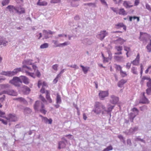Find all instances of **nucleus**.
<instances>
[{
  "label": "nucleus",
  "mask_w": 151,
  "mask_h": 151,
  "mask_svg": "<svg viewBox=\"0 0 151 151\" xmlns=\"http://www.w3.org/2000/svg\"><path fill=\"white\" fill-rule=\"evenodd\" d=\"M49 45L47 43H45L42 44L40 46V48L41 49H44L47 48L48 47Z\"/></svg>",
  "instance_id": "f704fd0d"
},
{
  "label": "nucleus",
  "mask_w": 151,
  "mask_h": 151,
  "mask_svg": "<svg viewBox=\"0 0 151 151\" xmlns=\"http://www.w3.org/2000/svg\"><path fill=\"white\" fill-rule=\"evenodd\" d=\"M110 102L113 104H116L117 103L119 100V98L114 95H112L110 96Z\"/></svg>",
  "instance_id": "0eeeda50"
},
{
  "label": "nucleus",
  "mask_w": 151,
  "mask_h": 151,
  "mask_svg": "<svg viewBox=\"0 0 151 151\" xmlns=\"http://www.w3.org/2000/svg\"><path fill=\"white\" fill-rule=\"evenodd\" d=\"M108 53L109 55L108 58L110 59H111L112 58V54L110 51H108Z\"/></svg>",
  "instance_id": "774afa93"
},
{
  "label": "nucleus",
  "mask_w": 151,
  "mask_h": 151,
  "mask_svg": "<svg viewBox=\"0 0 151 151\" xmlns=\"http://www.w3.org/2000/svg\"><path fill=\"white\" fill-rule=\"evenodd\" d=\"M52 119H48L46 117L43 118V119L42 120V122L46 124L48 123L49 124H51L52 122Z\"/></svg>",
  "instance_id": "dca6fc26"
},
{
  "label": "nucleus",
  "mask_w": 151,
  "mask_h": 151,
  "mask_svg": "<svg viewBox=\"0 0 151 151\" xmlns=\"http://www.w3.org/2000/svg\"><path fill=\"white\" fill-rule=\"evenodd\" d=\"M113 147L111 145H110L107 147L106 148L104 149L102 151H109L112 150Z\"/></svg>",
  "instance_id": "4c0bfd02"
},
{
  "label": "nucleus",
  "mask_w": 151,
  "mask_h": 151,
  "mask_svg": "<svg viewBox=\"0 0 151 151\" xmlns=\"http://www.w3.org/2000/svg\"><path fill=\"white\" fill-rule=\"evenodd\" d=\"M6 94L9 95L15 96L17 95V92L15 91L12 89H9L7 90L4 91L0 93V95L3 94Z\"/></svg>",
  "instance_id": "20e7f679"
},
{
  "label": "nucleus",
  "mask_w": 151,
  "mask_h": 151,
  "mask_svg": "<svg viewBox=\"0 0 151 151\" xmlns=\"http://www.w3.org/2000/svg\"><path fill=\"white\" fill-rule=\"evenodd\" d=\"M137 68L135 67H133L132 68V72L134 74H137Z\"/></svg>",
  "instance_id": "49530a36"
},
{
  "label": "nucleus",
  "mask_w": 151,
  "mask_h": 151,
  "mask_svg": "<svg viewBox=\"0 0 151 151\" xmlns=\"http://www.w3.org/2000/svg\"><path fill=\"white\" fill-rule=\"evenodd\" d=\"M43 34L44 36V38L47 39L51 37L52 36H50V35H52L55 33V32H52L50 30H43Z\"/></svg>",
  "instance_id": "39448f33"
},
{
  "label": "nucleus",
  "mask_w": 151,
  "mask_h": 151,
  "mask_svg": "<svg viewBox=\"0 0 151 151\" xmlns=\"http://www.w3.org/2000/svg\"><path fill=\"white\" fill-rule=\"evenodd\" d=\"M143 97L141 101H140V102L142 104H145L147 103L148 101L147 99L145 96V93H143Z\"/></svg>",
  "instance_id": "bb28decb"
},
{
  "label": "nucleus",
  "mask_w": 151,
  "mask_h": 151,
  "mask_svg": "<svg viewBox=\"0 0 151 151\" xmlns=\"http://www.w3.org/2000/svg\"><path fill=\"white\" fill-rule=\"evenodd\" d=\"M116 68L117 70H120V71L122 70V68L121 67V66L120 65H116Z\"/></svg>",
  "instance_id": "69168bd1"
},
{
  "label": "nucleus",
  "mask_w": 151,
  "mask_h": 151,
  "mask_svg": "<svg viewBox=\"0 0 151 151\" xmlns=\"http://www.w3.org/2000/svg\"><path fill=\"white\" fill-rule=\"evenodd\" d=\"M120 74L123 77L126 76L127 74L125 72L123 71L122 70L120 71Z\"/></svg>",
  "instance_id": "603ef678"
},
{
  "label": "nucleus",
  "mask_w": 151,
  "mask_h": 151,
  "mask_svg": "<svg viewBox=\"0 0 151 151\" xmlns=\"http://www.w3.org/2000/svg\"><path fill=\"white\" fill-rule=\"evenodd\" d=\"M137 116L133 113L131 112L129 114V121L132 122H133V120L134 118Z\"/></svg>",
  "instance_id": "4468645a"
},
{
  "label": "nucleus",
  "mask_w": 151,
  "mask_h": 151,
  "mask_svg": "<svg viewBox=\"0 0 151 151\" xmlns=\"http://www.w3.org/2000/svg\"><path fill=\"white\" fill-rule=\"evenodd\" d=\"M47 4V2L45 1H43L41 2L38 1L37 3V4L39 6H46Z\"/></svg>",
  "instance_id": "473e14b6"
},
{
  "label": "nucleus",
  "mask_w": 151,
  "mask_h": 151,
  "mask_svg": "<svg viewBox=\"0 0 151 151\" xmlns=\"http://www.w3.org/2000/svg\"><path fill=\"white\" fill-rule=\"evenodd\" d=\"M21 11H19V9H17V8L12 5H9L6 7V10H8L10 13H14V10L17 13L21 14L25 13L24 9H21Z\"/></svg>",
  "instance_id": "7ed1b4c3"
},
{
  "label": "nucleus",
  "mask_w": 151,
  "mask_h": 151,
  "mask_svg": "<svg viewBox=\"0 0 151 151\" xmlns=\"http://www.w3.org/2000/svg\"><path fill=\"white\" fill-rule=\"evenodd\" d=\"M126 81L122 79L119 81L118 83V86L120 88L122 87L123 85L126 82Z\"/></svg>",
  "instance_id": "5701e85b"
},
{
  "label": "nucleus",
  "mask_w": 151,
  "mask_h": 151,
  "mask_svg": "<svg viewBox=\"0 0 151 151\" xmlns=\"http://www.w3.org/2000/svg\"><path fill=\"white\" fill-rule=\"evenodd\" d=\"M115 49L119 52L121 51L122 50V47L121 46H116L115 47Z\"/></svg>",
  "instance_id": "a18cd8bd"
},
{
  "label": "nucleus",
  "mask_w": 151,
  "mask_h": 151,
  "mask_svg": "<svg viewBox=\"0 0 151 151\" xmlns=\"http://www.w3.org/2000/svg\"><path fill=\"white\" fill-rule=\"evenodd\" d=\"M151 92V86L149 88H148L146 90V93L148 95L150 94V93Z\"/></svg>",
  "instance_id": "680f3d73"
},
{
  "label": "nucleus",
  "mask_w": 151,
  "mask_h": 151,
  "mask_svg": "<svg viewBox=\"0 0 151 151\" xmlns=\"http://www.w3.org/2000/svg\"><path fill=\"white\" fill-rule=\"evenodd\" d=\"M125 40L121 38H119L116 40L115 41V43L116 44H122L124 42H125Z\"/></svg>",
  "instance_id": "a211bd4d"
},
{
  "label": "nucleus",
  "mask_w": 151,
  "mask_h": 151,
  "mask_svg": "<svg viewBox=\"0 0 151 151\" xmlns=\"http://www.w3.org/2000/svg\"><path fill=\"white\" fill-rule=\"evenodd\" d=\"M114 107V106H112L110 105H109L108 106L107 110H106V108L105 109H104V112H106L111 117V112Z\"/></svg>",
  "instance_id": "9b49d317"
},
{
  "label": "nucleus",
  "mask_w": 151,
  "mask_h": 151,
  "mask_svg": "<svg viewBox=\"0 0 151 151\" xmlns=\"http://www.w3.org/2000/svg\"><path fill=\"white\" fill-rule=\"evenodd\" d=\"M8 42L6 41L5 39L3 38L2 37L0 36V45H3L4 46L6 45Z\"/></svg>",
  "instance_id": "f3484780"
},
{
  "label": "nucleus",
  "mask_w": 151,
  "mask_h": 151,
  "mask_svg": "<svg viewBox=\"0 0 151 151\" xmlns=\"http://www.w3.org/2000/svg\"><path fill=\"white\" fill-rule=\"evenodd\" d=\"M70 43L69 41H67L64 42V43H60L59 44H58L56 46H55V47H63L65 46H67L68 45H70Z\"/></svg>",
  "instance_id": "6ab92c4d"
},
{
  "label": "nucleus",
  "mask_w": 151,
  "mask_h": 151,
  "mask_svg": "<svg viewBox=\"0 0 151 151\" xmlns=\"http://www.w3.org/2000/svg\"><path fill=\"white\" fill-rule=\"evenodd\" d=\"M140 109L141 111H144L147 109V106L146 105H144L140 107Z\"/></svg>",
  "instance_id": "de8ad7c7"
},
{
  "label": "nucleus",
  "mask_w": 151,
  "mask_h": 151,
  "mask_svg": "<svg viewBox=\"0 0 151 151\" xmlns=\"http://www.w3.org/2000/svg\"><path fill=\"white\" fill-rule=\"evenodd\" d=\"M145 6L146 8L147 9L151 12V8L150 5H149L148 4L146 3L145 4Z\"/></svg>",
  "instance_id": "6e6d98bb"
},
{
  "label": "nucleus",
  "mask_w": 151,
  "mask_h": 151,
  "mask_svg": "<svg viewBox=\"0 0 151 151\" xmlns=\"http://www.w3.org/2000/svg\"><path fill=\"white\" fill-rule=\"evenodd\" d=\"M42 104V102L39 101H37L34 105V108L35 110H38L40 109L41 104Z\"/></svg>",
  "instance_id": "f8f14e48"
},
{
  "label": "nucleus",
  "mask_w": 151,
  "mask_h": 151,
  "mask_svg": "<svg viewBox=\"0 0 151 151\" xmlns=\"http://www.w3.org/2000/svg\"><path fill=\"white\" fill-rule=\"evenodd\" d=\"M130 130L132 132V134H133L136 131H137L138 129V127L135 126L134 128H131Z\"/></svg>",
  "instance_id": "c9c22d12"
},
{
  "label": "nucleus",
  "mask_w": 151,
  "mask_h": 151,
  "mask_svg": "<svg viewBox=\"0 0 151 151\" xmlns=\"http://www.w3.org/2000/svg\"><path fill=\"white\" fill-rule=\"evenodd\" d=\"M14 99L15 100L18 101L20 102H23L24 103H25L27 102L25 99L22 97H19L18 98Z\"/></svg>",
  "instance_id": "cd10ccee"
},
{
  "label": "nucleus",
  "mask_w": 151,
  "mask_h": 151,
  "mask_svg": "<svg viewBox=\"0 0 151 151\" xmlns=\"http://www.w3.org/2000/svg\"><path fill=\"white\" fill-rule=\"evenodd\" d=\"M132 111L134 112L133 113L134 114H135L136 115H137L138 114L139 112V110L136 108H135V107L133 108L132 109Z\"/></svg>",
  "instance_id": "a19ab883"
},
{
  "label": "nucleus",
  "mask_w": 151,
  "mask_h": 151,
  "mask_svg": "<svg viewBox=\"0 0 151 151\" xmlns=\"http://www.w3.org/2000/svg\"><path fill=\"white\" fill-rule=\"evenodd\" d=\"M146 48L148 50V51L149 52H150L151 51V45H148L146 46Z\"/></svg>",
  "instance_id": "e2e57ef3"
},
{
  "label": "nucleus",
  "mask_w": 151,
  "mask_h": 151,
  "mask_svg": "<svg viewBox=\"0 0 151 151\" xmlns=\"http://www.w3.org/2000/svg\"><path fill=\"white\" fill-rule=\"evenodd\" d=\"M32 112V110L29 108L25 107L24 109V114L25 115H27L30 114Z\"/></svg>",
  "instance_id": "aec40b11"
},
{
  "label": "nucleus",
  "mask_w": 151,
  "mask_h": 151,
  "mask_svg": "<svg viewBox=\"0 0 151 151\" xmlns=\"http://www.w3.org/2000/svg\"><path fill=\"white\" fill-rule=\"evenodd\" d=\"M105 107L101 103L96 102L95 105V109L93 110L97 114H99L102 112V114L104 113V109Z\"/></svg>",
  "instance_id": "f03ea898"
},
{
  "label": "nucleus",
  "mask_w": 151,
  "mask_h": 151,
  "mask_svg": "<svg viewBox=\"0 0 151 151\" xmlns=\"http://www.w3.org/2000/svg\"><path fill=\"white\" fill-rule=\"evenodd\" d=\"M118 137L120 139L121 142H122L124 144H125V139L122 135H118Z\"/></svg>",
  "instance_id": "2f4dec72"
},
{
  "label": "nucleus",
  "mask_w": 151,
  "mask_h": 151,
  "mask_svg": "<svg viewBox=\"0 0 151 151\" xmlns=\"http://www.w3.org/2000/svg\"><path fill=\"white\" fill-rule=\"evenodd\" d=\"M124 26V24L122 23H119L116 25V27H117V28H119L120 27H122Z\"/></svg>",
  "instance_id": "864d4df0"
},
{
  "label": "nucleus",
  "mask_w": 151,
  "mask_h": 151,
  "mask_svg": "<svg viewBox=\"0 0 151 151\" xmlns=\"http://www.w3.org/2000/svg\"><path fill=\"white\" fill-rule=\"evenodd\" d=\"M127 145H129V146H131L132 145V143L130 139H127Z\"/></svg>",
  "instance_id": "bf43d9fd"
},
{
  "label": "nucleus",
  "mask_w": 151,
  "mask_h": 151,
  "mask_svg": "<svg viewBox=\"0 0 151 151\" xmlns=\"http://www.w3.org/2000/svg\"><path fill=\"white\" fill-rule=\"evenodd\" d=\"M10 0H4L1 3L3 6H5L8 4Z\"/></svg>",
  "instance_id": "72a5a7b5"
},
{
  "label": "nucleus",
  "mask_w": 151,
  "mask_h": 151,
  "mask_svg": "<svg viewBox=\"0 0 151 151\" xmlns=\"http://www.w3.org/2000/svg\"><path fill=\"white\" fill-rule=\"evenodd\" d=\"M40 111L41 113L44 114H45L47 112V111L45 109H40Z\"/></svg>",
  "instance_id": "0e129e2a"
},
{
  "label": "nucleus",
  "mask_w": 151,
  "mask_h": 151,
  "mask_svg": "<svg viewBox=\"0 0 151 151\" xmlns=\"http://www.w3.org/2000/svg\"><path fill=\"white\" fill-rule=\"evenodd\" d=\"M58 65L57 64H56L52 66V68L54 70L56 71L58 70Z\"/></svg>",
  "instance_id": "5fc2aeb1"
},
{
  "label": "nucleus",
  "mask_w": 151,
  "mask_h": 151,
  "mask_svg": "<svg viewBox=\"0 0 151 151\" xmlns=\"http://www.w3.org/2000/svg\"><path fill=\"white\" fill-rule=\"evenodd\" d=\"M148 79L149 81L147 83V86L149 88L151 86V79L149 78Z\"/></svg>",
  "instance_id": "3c124183"
},
{
  "label": "nucleus",
  "mask_w": 151,
  "mask_h": 151,
  "mask_svg": "<svg viewBox=\"0 0 151 151\" xmlns=\"http://www.w3.org/2000/svg\"><path fill=\"white\" fill-rule=\"evenodd\" d=\"M46 98L50 103L52 102V100L50 97V93L48 91H46Z\"/></svg>",
  "instance_id": "c85d7f7f"
},
{
  "label": "nucleus",
  "mask_w": 151,
  "mask_h": 151,
  "mask_svg": "<svg viewBox=\"0 0 151 151\" xmlns=\"http://www.w3.org/2000/svg\"><path fill=\"white\" fill-rule=\"evenodd\" d=\"M108 35V33L106 30L101 31L99 34L96 35V37L100 40H102Z\"/></svg>",
  "instance_id": "423d86ee"
},
{
  "label": "nucleus",
  "mask_w": 151,
  "mask_h": 151,
  "mask_svg": "<svg viewBox=\"0 0 151 151\" xmlns=\"http://www.w3.org/2000/svg\"><path fill=\"white\" fill-rule=\"evenodd\" d=\"M68 66L73 68H75L76 69H78L79 68V67L77 66L76 65H68Z\"/></svg>",
  "instance_id": "4d7b16f0"
},
{
  "label": "nucleus",
  "mask_w": 151,
  "mask_h": 151,
  "mask_svg": "<svg viewBox=\"0 0 151 151\" xmlns=\"http://www.w3.org/2000/svg\"><path fill=\"white\" fill-rule=\"evenodd\" d=\"M9 83L14 85L16 87H19L20 86V83L16 82L15 81H13L10 80L9 81Z\"/></svg>",
  "instance_id": "393cba45"
},
{
  "label": "nucleus",
  "mask_w": 151,
  "mask_h": 151,
  "mask_svg": "<svg viewBox=\"0 0 151 151\" xmlns=\"http://www.w3.org/2000/svg\"><path fill=\"white\" fill-rule=\"evenodd\" d=\"M11 80L13 81H15L16 82H19L21 83H22V81H21V79L18 77H14Z\"/></svg>",
  "instance_id": "7c9ffc66"
},
{
  "label": "nucleus",
  "mask_w": 151,
  "mask_h": 151,
  "mask_svg": "<svg viewBox=\"0 0 151 151\" xmlns=\"http://www.w3.org/2000/svg\"><path fill=\"white\" fill-rule=\"evenodd\" d=\"M22 79L24 83L26 85L29 84V79L25 76H21Z\"/></svg>",
  "instance_id": "2eb2a0df"
},
{
  "label": "nucleus",
  "mask_w": 151,
  "mask_h": 151,
  "mask_svg": "<svg viewBox=\"0 0 151 151\" xmlns=\"http://www.w3.org/2000/svg\"><path fill=\"white\" fill-rule=\"evenodd\" d=\"M124 50L127 52H128L130 51V49L129 47H127L126 46H124Z\"/></svg>",
  "instance_id": "13d9d810"
},
{
  "label": "nucleus",
  "mask_w": 151,
  "mask_h": 151,
  "mask_svg": "<svg viewBox=\"0 0 151 151\" xmlns=\"http://www.w3.org/2000/svg\"><path fill=\"white\" fill-rule=\"evenodd\" d=\"M6 119L7 120L11 122H15L17 120V117L15 115L12 114H9L8 116L6 117Z\"/></svg>",
  "instance_id": "1a4fd4ad"
},
{
  "label": "nucleus",
  "mask_w": 151,
  "mask_h": 151,
  "mask_svg": "<svg viewBox=\"0 0 151 151\" xmlns=\"http://www.w3.org/2000/svg\"><path fill=\"white\" fill-rule=\"evenodd\" d=\"M139 54L138 53L137 55L136 59L132 62V63L134 65H138L139 63Z\"/></svg>",
  "instance_id": "ddd939ff"
},
{
  "label": "nucleus",
  "mask_w": 151,
  "mask_h": 151,
  "mask_svg": "<svg viewBox=\"0 0 151 151\" xmlns=\"http://www.w3.org/2000/svg\"><path fill=\"white\" fill-rule=\"evenodd\" d=\"M119 13L120 14H122L123 15H126V12L124 9H121L119 11Z\"/></svg>",
  "instance_id": "37998d69"
},
{
  "label": "nucleus",
  "mask_w": 151,
  "mask_h": 151,
  "mask_svg": "<svg viewBox=\"0 0 151 151\" xmlns=\"http://www.w3.org/2000/svg\"><path fill=\"white\" fill-rule=\"evenodd\" d=\"M23 71V69L22 67V68H19L14 69L12 71H2L0 73V74L9 77H11L16 75L18 72Z\"/></svg>",
  "instance_id": "f257e3e1"
},
{
  "label": "nucleus",
  "mask_w": 151,
  "mask_h": 151,
  "mask_svg": "<svg viewBox=\"0 0 151 151\" xmlns=\"http://www.w3.org/2000/svg\"><path fill=\"white\" fill-rule=\"evenodd\" d=\"M135 141H140L144 143H145V141L143 139H141L140 138L139 136L137 137L135 139Z\"/></svg>",
  "instance_id": "e433bc0d"
},
{
  "label": "nucleus",
  "mask_w": 151,
  "mask_h": 151,
  "mask_svg": "<svg viewBox=\"0 0 151 151\" xmlns=\"http://www.w3.org/2000/svg\"><path fill=\"white\" fill-rule=\"evenodd\" d=\"M80 66L82 68L83 71L84 73L85 74L87 73L89 68V67H85L81 65H80Z\"/></svg>",
  "instance_id": "a878e982"
},
{
  "label": "nucleus",
  "mask_w": 151,
  "mask_h": 151,
  "mask_svg": "<svg viewBox=\"0 0 151 151\" xmlns=\"http://www.w3.org/2000/svg\"><path fill=\"white\" fill-rule=\"evenodd\" d=\"M35 73L36 75L38 78H40V77L41 74L40 72L38 70H37L35 72Z\"/></svg>",
  "instance_id": "09e8293b"
},
{
  "label": "nucleus",
  "mask_w": 151,
  "mask_h": 151,
  "mask_svg": "<svg viewBox=\"0 0 151 151\" xmlns=\"http://www.w3.org/2000/svg\"><path fill=\"white\" fill-rule=\"evenodd\" d=\"M32 61V60L30 59L24 60L25 63L29 65H30L32 64L31 62Z\"/></svg>",
  "instance_id": "8fccbe9b"
},
{
  "label": "nucleus",
  "mask_w": 151,
  "mask_h": 151,
  "mask_svg": "<svg viewBox=\"0 0 151 151\" xmlns=\"http://www.w3.org/2000/svg\"><path fill=\"white\" fill-rule=\"evenodd\" d=\"M40 99L44 102H46V100L44 97H43L42 95H40Z\"/></svg>",
  "instance_id": "052dcab7"
},
{
  "label": "nucleus",
  "mask_w": 151,
  "mask_h": 151,
  "mask_svg": "<svg viewBox=\"0 0 151 151\" xmlns=\"http://www.w3.org/2000/svg\"><path fill=\"white\" fill-rule=\"evenodd\" d=\"M82 43L86 45H90L92 43L91 40L88 39H85L82 40Z\"/></svg>",
  "instance_id": "412c9836"
},
{
  "label": "nucleus",
  "mask_w": 151,
  "mask_h": 151,
  "mask_svg": "<svg viewBox=\"0 0 151 151\" xmlns=\"http://www.w3.org/2000/svg\"><path fill=\"white\" fill-rule=\"evenodd\" d=\"M22 91L24 94H27L29 93L31 90L27 86H24L22 88Z\"/></svg>",
  "instance_id": "9d476101"
},
{
  "label": "nucleus",
  "mask_w": 151,
  "mask_h": 151,
  "mask_svg": "<svg viewBox=\"0 0 151 151\" xmlns=\"http://www.w3.org/2000/svg\"><path fill=\"white\" fill-rule=\"evenodd\" d=\"M56 101L57 104H60L61 102V97L58 93H57V94Z\"/></svg>",
  "instance_id": "c756f323"
},
{
  "label": "nucleus",
  "mask_w": 151,
  "mask_h": 151,
  "mask_svg": "<svg viewBox=\"0 0 151 151\" xmlns=\"http://www.w3.org/2000/svg\"><path fill=\"white\" fill-rule=\"evenodd\" d=\"M109 59L108 58L104 57L103 59V62L104 63L108 62Z\"/></svg>",
  "instance_id": "338daca9"
},
{
  "label": "nucleus",
  "mask_w": 151,
  "mask_h": 151,
  "mask_svg": "<svg viewBox=\"0 0 151 151\" xmlns=\"http://www.w3.org/2000/svg\"><path fill=\"white\" fill-rule=\"evenodd\" d=\"M66 146L65 143L64 141H60L59 143L58 148L60 149L64 148Z\"/></svg>",
  "instance_id": "4be33fe9"
},
{
  "label": "nucleus",
  "mask_w": 151,
  "mask_h": 151,
  "mask_svg": "<svg viewBox=\"0 0 151 151\" xmlns=\"http://www.w3.org/2000/svg\"><path fill=\"white\" fill-rule=\"evenodd\" d=\"M123 132L127 135H130L131 134H132V131L131 130H130V129L129 130H127Z\"/></svg>",
  "instance_id": "c03bdc74"
},
{
  "label": "nucleus",
  "mask_w": 151,
  "mask_h": 151,
  "mask_svg": "<svg viewBox=\"0 0 151 151\" xmlns=\"http://www.w3.org/2000/svg\"><path fill=\"white\" fill-rule=\"evenodd\" d=\"M123 5L126 8H130L132 6V5H129L127 2L126 1L124 2Z\"/></svg>",
  "instance_id": "79ce46f5"
},
{
  "label": "nucleus",
  "mask_w": 151,
  "mask_h": 151,
  "mask_svg": "<svg viewBox=\"0 0 151 151\" xmlns=\"http://www.w3.org/2000/svg\"><path fill=\"white\" fill-rule=\"evenodd\" d=\"M109 93L108 91H100L99 93V97L101 99L103 100L104 98L108 96Z\"/></svg>",
  "instance_id": "6e6552de"
},
{
  "label": "nucleus",
  "mask_w": 151,
  "mask_h": 151,
  "mask_svg": "<svg viewBox=\"0 0 151 151\" xmlns=\"http://www.w3.org/2000/svg\"><path fill=\"white\" fill-rule=\"evenodd\" d=\"M85 5H87L89 6H92L93 7H96V3H90L84 4Z\"/></svg>",
  "instance_id": "58836bf2"
},
{
  "label": "nucleus",
  "mask_w": 151,
  "mask_h": 151,
  "mask_svg": "<svg viewBox=\"0 0 151 151\" xmlns=\"http://www.w3.org/2000/svg\"><path fill=\"white\" fill-rule=\"evenodd\" d=\"M25 72L28 75L31 76V77L35 78V76L34 73H32L28 72L27 71H25Z\"/></svg>",
  "instance_id": "ea45409f"
},
{
  "label": "nucleus",
  "mask_w": 151,
  "mask_h": 151,
  "mask_svg": "<svg viewBox=\"0 0 151 151\" xmlns=\"http://www.w3.org/2000/svg\"><path fill=\"white\" fill-rule=\"evenodd\" d=\"M114 59L116 60L119 62H122L123 60V57L121 56H115Z\"/></svg>",
  "instance_id": "b1692460"
}]
</instances>
